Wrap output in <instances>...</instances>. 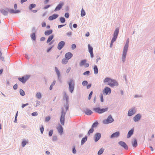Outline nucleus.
Here are the masks:
<instances>
[{"mask_svg":"<svg viewBox=\"0 0 155 155\" xmlns=\"http://www.w3.org/2000/svg\"><path fill=\"white\" fill-rule=\"evenodd\" d=\"M104 83H108L107 85L111 87L117 86L118 83L115 80L109 78H107L104 80Z\"/></svg>","mask_w":155,"mask_h":155,"instance_id":"nucleus-1","label":"nucleus"},{"mask_svg":"<svg viewBox=\"0 0 155 155\" xmlns=\"http://www.w3.org/2000/svg\"><path fill=\"white\" fill-rule=\"evenodd\" d=\"M108 107H106L104 108H101L100 107L94 108L93 110L95 112L98 114H102L108 111Z\"/></svg>","mask_w":155,"mask_h":155,"instance_id":"nucleus-2","label":"nucleus"},{"mask_svg":"<svg viewBox=\"0 0 155 155\" xmlns=\"http://www.w3.org/2000/svg\"><path fill=\"white\" fill-rule=\"evenodd\" d=\"M128 47V45H125L124 48L122 57V60L123 62H124L125 60Z\"/></svg>","mask_w":155,"mask_h":155,"instance_id":"nucleus-3","label":"nucleus"},{"mask_svg":"<svg viewBox=\"0 0 155 155\" xmlns=\"http://www.w3.org/2000/svg\"><path fill=\"white\" fill-rule=\"evenodd\" d=\"M114 121V120L112 118L111 115H109L107 119L104 120H103V122L104 124H107L111 123Z\"/></svg>","mask_w":155,"mask_h":155,"instance_id":"nucleus-4","label":"nucleus"},{"mask_svg":"<svg viewBox=\"0 0 155 155\" xmlns=\"http://www.w3.org/2000/svg\"><path fill=\"white\" fill-rule=\"evenodd\" d=\"M74 84L72 80H70L69 83V88L70 91L72 93L74 88Z\"/></svg>","mask_w":155,"mask_h":155,"instance_id":"nucleus-5","label":"nucleus"},{"mask_svg":"<svg viewBox=\"0 0 155 155\" xmlns=\"http://www.w3.org/2000/svg\"><path fill=\"white\" fill-rule=\"evenodd\" d=\"M65 112H64L63 110L61 112V115L60 118V122L62 125H64V117L65 114Z\"/></svg>","mask_w":155,"mask_h":155,"instance_id":"nucleus-6","label":"nucleus"},{"mask_svg":"<svg viewBox=\"0 0 155 155\" xmlns=\"http://www.w3.org/2000/svg\"><path fill=\"white\" fill-rule=\"evenodd\" d=\"M111 92V89L108 87H105L103 90V93L104 94H105L106 95L110 94Z\"/></svg>","mask_w":155,"mask_h":155,"instance_id":"nucleus-7","label":"nucleus"},{"mask_svg":"<svg viewBox=\"0 0 155 155\" xmlns=\"http://www.w3.org/2000/svg\"><path fill=\"white\" fill-rule=\"evenodd\" d=\"M29 77L26 76L23 77L22 78H18V80L23 83H25L26 81L28 79Z\"/></svg>","mask_w":155,"mask_h":155,"instance_id":"nucleus-8","label":"nucleus"},{"mask_svg":"<svg viewBox=\"0 0 155 155\" xmlns=\"http://www.w3.org/2000/svg\"><path fill=\"white\" fill-rule=\"evenodd\" d=\"M65 44L64 41H60L58 44V49L59 50H61L64 47Z\"/></svg>","mask_w":155,"mask_h":155,"instance_id":"nucleus-9","label":"nucleus"},{"mask_svg":"<svg viewBox=\"0 0 155 155\" xmlns=\"http://www.w3.org/2000/svg\"><path fill=\"white\" fill-rule=\"evenodd\" d=\"M88 48L89 52L91 54V58H93L94 56V54L93 52V48L91 46L90 44L88 45Z\"/></svg>","mask_w":155,"mask_h":155,"instance_id":"nucleus-10","label":"nucleus"},{"mask_svg":"<svg viewBox=\"0 0 155 155\" xmlns=\"http://www.w3.org/2000/svg\"><path fill=\"white\" fill-rule=\"evenodd\" d=\"M119 144L122 147H123L125 149L127 150L128 147L126 143L123 141H120L119 142Z\"/></svg>","mask_w":155,"mask_h":155,"instance_id":"nucleus-11","label":"nucleus"},{"mask_svg":"<svg viewBox=\"0 0 155 155\" xmlns=\"http://www.w3.org/2000/svg\"><path fill=\"white\" fill-rule=\"evenodd\" d=\"M63 5L64 3L63 2L59 3L55 9L54 11L56 12L59 10L61 8Z\"/></svg>","mask_w":155,"mask_h":155,"instance_id":"nucleus-12","label":"nucleus"},{"mask_svg":"<svg viewBox=\"0 0 155 155\" xmlns=\"http://www.w3.org/2000/svg\"><path fill=\"white\" fill-rule=\"evenodd\" d=\"M58 14H54L50 16L48 18V20L51 21L55 19L58 17Z\"/></svg>","mask_w":155,"mask_h":155,"instance_id":"nucleus-13","label":"nucleus"},{"mask_svg":"<svg viewBox=\"0 0 155 155\" xmlns=\"http://www.w3.org/2000/svg\"><path fill=\"white\" fill-rule=\"evenodd\" d=\"M135 112V110L134 108H133L132 109L129 110L128 113V115L130 116L134 115Z\"/></svg>","mask_w":155,"mask_h":155,"instance_id":"nucleus-14","label":"nucleus"},{"mask_svg":"<svg viewBox=\"0 0 155 155\" xmlns=\"http://www.w3.org/2000/svg\"><path fill=\"white\" fill-rule=\"evenodd\" d=\"M101 135L100 133H97L94 136V140L95 141L97 142L101 138Z\"/></svg>","mask_w":155,"mask_h":155,"instance_id":"nucleus-15","label":"nucleus"},{"mask_svg":"<svg viewBox=\"0 0 155 155\" xmlns=\"http://www.w3.org/2000/svg\"><path fill=\"white\" fill-rule=\"evenodd\" d=\"M73 56L72 54L70 52L66 53L65 54V57L68 60L72 57Z\"/></svg>","mask_w":155,"mask_h":155,"instance_id":"nucleus-16","label":"nucleus"},{"mask_svg":"<svg viewBox=\"0 0 155 155\" xmlns=\"http://www.w3.org/2000/svg\"><path fill=\"white\" fill-rule=\"evenodd\" d=\"M141 117V116L140 114L136 115L134 117V121L135 122L138 121L140 119Z\"/></svg>","mask_w":155,"mask_h":155,"instance_id":"nucleus-17","label":"nucleus"},{"mask_svg":"<svg viewBox=\"0 0 155 155\" xmlns=\"http://www.w3.org/2000/svg\"><path fill=\"white\" fill-rule=\"evenodd\" d=\"M57 129L58 132L60 134H62L63 132V128L62 126L59 125L57 128Z\"/></svg>","mask_w":155,"mask_h":155,"instance_id":"nucleus-18","label":"nucleus"},{"mask_svg":"<svg viewBox=\"0 0 155 155\" xmlns=\"http://www.w3.org/2000/svg\"><path fill=\"white\" fill-rule=\"evenodd\" d=\"M134 131V129L133 128L131 129L130 130L128 133L127 135V138H130L131 136L133 134Z\"/></svg>","mask_w":155,"mask_h":155,"instance_id":"nucleus-19","label":"nucleus"},{"mask_svg":"<svg viewBox=\"0 0 155 155\" xmlns=\"http://www.w3.org/2000/svg\"><path fill=\"white\" fill-rule=\"evenodd\" d=\"M120 133L119 132H117L112 134L110 138H112L113 137H117L119 136Z\"/></svg>","mask_w":155,"mask_h":155,"instance_id":"nucleus-20","label":"nucleus"},{"mask_svg":"<svg viewBox=\"0 0 155 155\" xmlns=\"http://www.w3.org/2000/svg\"><path fill=\"white\" fill-rule=\"evenodd\" d=\"M52 30H49L46 31L45 32V34L46 35H49L52 33Z\"/></svg>","mask_w":155,"mask_h":155,"instance_id":"nucleus-21","label":"nucleus"},{"mask_svg":"<svg viewBox=\"0 0 155 155\" xmlns=\"http://www.w3.org/2000/svg\"><path fill=\"white\" fill-rule=\"evenodd\" d=\"M119 31V28H117L114 31V36L117 37Z\"/></svg>","mask_w":155,"mask_h":155,"instance_id":"nucleus-22","label":"nucleus"},{"mask_svg":"<svg viewBox=\"0 0 155 155\" xmlns=\"http://www.w3.org/2000/svg\"><path fill=\"white\" fill-rule=\"evenodd\" d=\"M54 37V35H51L49 36L48 39L47 41V43H48L50 42L53 38Z\"/></svg>","mask_w":155,"mask_h":155,"instance_id":"nucleus-23","label":"nucleus"},{"mask_svg":"<svg viewBox=\"0 0 155 155\" xmlns=\"http://www.w3.org/2000/svg\"><path fill=\"white\" fill-rule=\"evenodd\" d=\"M85 112L86 114L88 115H90L92 113V111L89 109H87Z\"/></svg>","mask_w":155,"mask_h":155,"instance_id":"nucleus-24","label":"nucleus"},{"mask_svg":"<svg viewBox=\"0 0 155 155\" xmlns=\"http://www.w3.org/2000/svg\"><path fill=\"white\" fill-rule=\"evenodd\" d=\"M94 73L95 74H97L98 73V69L97 66L96 65L94 66Z\"/></svg>","mask_w":155,"mask_h":155,"instance_id":"nucleus-25","label":"nucleus"},{"mask_svg":"<svg viewBox=\"0 0 155 155\" xmlns=\"http://www.w3.org/2000/svg\"><path fill=\"white\" fill-rule=\"evenodd\" d=\"M68 61V60L66 58H64L62 60V63L63 64H66Z\"/></svg>","mask_w":155,"mask_h":155,"instance_id":"nucleus-26","label":"nucleus"},{"mask_svg":"<svg viewBox=\"0 0 155 155\" xmlns=\"http://www.w3.org/2000/svg\"><path fill=\"white\" fill-rule=\"evenodd\" d=\"M9 12L11 13H17L20 12V11L18 10L14 11L13 9H11L9 11Z\"/></svg>","mask_w":155,"mask_h":155,"instance_id":"nucleus-27","label":"nucleus"},{"mask_svg":"<svg viewBox=\"0 0 155 155\" xmlns=\"http://www.w3.org/2000/svg\"><path fill=\"white\" fill-rule=\"evenodd\" d=\"M87 140V137H84L83 138L81 141V145L84 144V143H85Z\"/></svg>","mask_w":155,"mask_h":155,"instance_id":"nucleus-28","label":"nucleus"},{"mask_svg":"<svg viewBox=\"0 0 155 155\" xmlns=\"http://www.w3.org/2000/svg\"><path fill=\"white\" fill-rule=\"evenodd\" d=\"M137 145V141L135 139L134 141L132 142V146L133 147H136Z\"/></svg>","mask_w":155,"mask_h":155,"instance_id":"nucleus-29","label":"nucleus"},{"mask_svg":"<svg viewBox=\"0 0 155 155\" xmlns=\"http://www.w3.org/2000/svg\"><path fill=\"white\" fill-rule=\"evenodd\" d=\"M86 60H82L80 63V65L81 66H83L84 64L86 63Z\"/></svg>","mask_w":155,"mask_h":155,"instance_id":"nucleus-30","label":"nucleus"},{"mask_svg":"<svg viewBox=\"0 0 155 155\" xmlns=\"http://www.w3.org/2000/svg\"><path fill=\"white\" fill-rule=\"evenodd\" d=\"M56 72L58 76V78L60 76V73L59 71L58 70L57 68L56 67H55Z\"/></svg>","mask_w":155,"mask_h":155,"instance_id":"nucleus-31","label":"nucleus"},{"mask_svg":"<svg viewBox=\"0 0 155 155\" xmlns=\"http://www.w3.org/2000/svg\"><path fill=\"white\" fill-rule=\"evenodd\" d=\"M104 149L101 148L98 151V155H100L101 154H102L103 153V152L104 151Z\"/></svg>","mask_w":155,"mask_h":155,"instance_id":"nucleus-32","label":"nucleus"},{"mask_svg":"<svg viewBox=\"0 0 155 155\" xmlns=\"http://www.w3.org/2000/svg\"><path fill=\"white\" fill-rule=\"evenodd\" d=\"M63 99L64 100H66L67 102H68V97L65 93L64 94V96L63 97Z\"/></svg>","mask_w":155,"mask_h":155,"instance_id":"nucleus-33","label":"nucleus"},{"mask_svg":"<svg viewBox=\"0 0 155 155\" xmlns=\"http://www.w3.org/2000/svg\"><path fill=\"white\" fill-rule=\"evenodd\" d=\"M98 123L97 122H95L93 124V125L91 127L93 128L94 127H97V125H98Z\"/></svg>","mask_w":155,"mask_h":155,"instance_id":"nucleus-34","label":"nucleus"},{"mask_svg":"<svg viewBox=\"0 0 155 155\" xmlns=\"http://www.w3.org/2000/svg\"><path fill=\"white\" fill-rule=\"evenodd\" d=\"M31 38L34 40H35L36 39L35 35V33L32 34L31 35Z\"/></svg>","mask_w":155,"mask_h":155,"instance_id":"nucleus-35","label":"nucleus"},{"mask_svg":"<svg viewBox=\"0 0 155 155\" xmlns=\"http://www.w3.org/2000/svg\"><path fill=\"white\" fill-rule=\"evenodd\" d=\"M94 130L93 129V128L91 127V128L88 131V133H87L88 135H90L91 133H92L93 132Z\"/></svg>","mask_w":155,"mask_h":155,"instance_id":"nucleus-36","label":"nucleus"},{"mask_svg":"<svg viewBox=\"0 0 155 155\" xmlns=\"http://www.w3.org/2000/svg\"><path fill=\"white\" fill-rule=\"evenodd\" d=\"M85 15V12L83 8H82L81 10V16H83Z\"/></svg>","mask_w":155,"mask_h":155,"instance_id":"nucleus-37","label":"nucleus"},{"mask_svg":"<svg viewBox=\"0 0 155 155\" xmlns=\"http://www.w3.org/2000/svg\"><path fill=\"white\" fill-rule=\"evenodd\" d=\"M36 6V5L35 4H32L29 7L30 10H31L33 8H35Z\"/></svg>","mask_w":155,"mask_h":155,"instance_id":"nucleus-38","label":"nucleus"},{"mask_svg":"<svg viewBox=\"0 0 155 155\" xmlns=\"http://www.w3.org/2000/svg\"><path fill=\"white\" fill-rule=\"evenodd\" d=\"M36 97L38 99H40L41 97V94L40 93L38 92L36 94Z\"/></svg>","mask_w":155,"mask_h":155,"instance_id":"nucleus-39","label":"nucleus"},{"mask_svg":"<svg viewBox=\"0 0 155 155\" xmlns=\"http://www.w3.org/2000/svg\"><path fill=\"white\" fill-rule=\"evenodd\" d=\"M28 143V141H27L25 140L23 141L22 143V145L23 147H24L25 145L27 144Z\"/></svg>","mask_w":155,"mask_h":155,"instance_id":"nucleus-40","label":"nucleus"},{"mask_svg":"<svg viewBox=\"0 0 155 155\" xmlns=\"http://www.w3.org/2000/svg\"><path fill=\"white\" fill-rule=\"evenodd\" d=\"M20 94L22 96H24L25 95V93L23 90L20 89Z\"/></svg>","mask_w":155,"mask_h":155,"instance_id":"nucleus-41","label":"nucleus"},{"mask_svg":"<svg viewBox=\"0 0 155 155\" xmlns=\"http://www.w3.org/2000/svg\"><path fill=\"white\" fill-rule=\"evenodd\" d=\"M60 21L61 23H64L65 22V20L64 18L61 17L60 18Z\"/></svg>","mask_w":155,"mask_h":155,"instance_id":"nucleus-42","label":"nucleus"},{"mask_svg":"<svg viewBox=\"0 0 155 155\" xmlns=\"http://www.w3.org/2000/svg\"><path fill=\"white\" fill-rule=\"evenodd\" d=\"M1 12L4 15H6L7 14L8 12H7L5 11L4 10H2L1 11Z\"/></svg>","mask_w":155,"mask_h":155,"instance_id":"nucleus-43","label":"nucleus"},{"mask_svg":"<svg viewBox=\"0 0 155 155\" xmlns=\"http://www.w3.org/2000/svg\"><path fill=\"white\" fill-rule=\"evenodd\" d=\"M0 59H2V61H4V58L2 56V53L1 51V49L0 48Z\"/></svg>","mask_w":155,"mask_h":155,"instance_id":"nucleus-44","label":"nucleus"},{"mask_svg":"<svg viewBox=\"0 0 155 155\" xmlns=\"http://www.w3.org/2000/svg\"><path fill=\"white\" fill-rule=\"evenodd\" d=\"M92 94H93V92L92 91H91L90 93L89 94V97H88V100H90L91 99V96H92Z\"/></svg>","mask_w":155,"mask_h":155,"instance_id":"nucleus-45","label":"nucleus"},{"mask_svg":"<svg viewBox=\"0 0 155 155\" xmlns=\"http://www.w3.org/2000/svg\"><path fill=\"white\" fill-rule=\"evenodd\" d=\"M117 38V37H115V36H114V37L113 38H112V40H111V41L112 42V43H114V42L116 41Z\"/></svg>","mask_w":155,"mask_h":155,"instance_id":"nucleus-46","label":"nucleus"},{"mask_svg":"<svg viewBox=\"0 0 155 155\" xmlns=\"http://www.w3.org/2000/svg\"><path fill=\"white\" fill-rule=\"evenodd\" d=\"M53 133V130H51L49 132V135L50 136H51L52 135Z\"/></svg>","mask_w":155,"mask_h":155,"instance_id":"nucleus-47","label":"nucleus"},{"mask_svg":"<svg viewBox=\"0 0 155 155\" xmlns=\"http://www.w3.org/2000/svg\"><path fill=\"white\" fill-rule=\"evenodd\" d=\"M87 84V81H84L82 82V84L83 86H85Z\"/></svg>","mask_w":155,"mask_h":155,"instance_id":"nucleus-48","label":"nucleus"},{"mask_svg":"<svg viewBox=\"0 0 155 155\" xmlns=\"http://www.w3.org/2000/svg\"><path fill=\"white\" fill-rule=\"evenodd\" d=\"M76 48V46L75 44H73L72 45L71 48L72 49L74 50Z\"/></svg>","mask_w":155,"mask_h":155,"instance_id":"nucleus-49","label":"nucleus"},{"mask_svg":"<svg viewBox=\"0 0 155 155\" xmlns=\"http://www.w3.org/2000/svg\"><path fill=\"white\" fill-rule=\"evenodd\" d=\"M38 114L37 112H34L32 113L31 114V115L33 116H37Z\"/></svg>","mask_w":155,"mask_h":155,"instance_id":"nucleus-50","label":"nucleus"},{"mask_svg":"<svg viewBox=\"0 0 155 155\" xmlns=\"http://www.w3.org/2000/svg\"><path fill=\"white\" fill-rule=\"evenodd\" d=\"M18 85L17 84H15L13 86V88L15 90H16L17 89Z\"/></svg>","mask_w":155,"mask_h":155,"instance_id":"nucleus-51","label":"nucleus"},{"mask_svg":"<svg viewBox=\"0 0 155 155\" xmlns=\"http://www.w3.org/2000/svg\"><path fill=\"white\" fill-rule=\"evenodd\" d=\"M44 128L42 126V127L40 128V130L41 133L42 134H43V132L44 131Z\"/></svg>","mask_w":155,"mask_h":155,"instance_id":"nucleus-52","label":"nucleus"},{"mask_svg":"<svg viewBox=\"0 0 155 155\" xmlns=\"http://www.w3.org/2000/svg\"><path fill=\"white\" fill-rule=\"evenodd\" d=\"M64 15L65 17L68 18L69 16V14L67 12L65 13Z\"/></svg>","mask_w":155,"mask_h":155,"instance_id":"nucleus-53","label":"nucleus"},{"mask_svg":"<svg viewBox=\"0 0 155 155\" xmlns=\"http://www.w3.org/2000/svg\"><path fill=\"white\" fill-rule=\"evenodd\" d=\"M72 152L74 154L76 153V151L75 150V147H74L73 148Z\"/></svg>","mask_w":155,"mask_h":155,"instance_id":"nucleus-54","label":"nucleus"},{"mask_svg":"<svg viewBox=\"0 0 155 155\" xmlns=\"http://www.w3.org/2000/svg\"><path fill=\"white\" fill-rule=\"evenodd\" d=\"M90 73V71H87L85 72H84L83 74L84 75H86V74H89Z\"/></svg>","mask_w":155,"mask_h":155,"instance_id":"nucleus-55","label":"nucleus"},{"mask_svg":"<svg viewBox=\"0 0 155 155\" xmlns=\"http://www.w3.org/2000/svg\"><path fill=\"white\" fill-rule=\"evenodd\" d=\"M50 6V5H47L46 6L44 7V9H46L49 8Z\"/></svg>","mask_w":155,"mask_h":155,"instance_id":"nucleus-56","label":"nucleus"},{"mask_svg":"<svg viewBox=\"0 0 155 155\" xmlns=\"http://www.w3.org/2000/svg\"><path fill=\"white\" fill-rule=\"evenodd\" d=\"M50 119V117H46L45 120L46 121H48Z\"/></svg>","mask_w":155,"mask_h":155,"instance_id":"nucleus-57","label":"nucleus"},{"mask_svg":"<svg viewBox=\"0 0 155 155\" xmlns=\"http://www.w3.org/2000/svg\"><path fill=\"white\" fill-rule=\"evenodd\" d=\"M101 101V102H103L104 101L103 96L102 95L100 97Z\"/></svg>","mask_w":155,"mask_h":155,"instance_id":"nucleus-58","label":"nucleus"},{"mask_svg":"<svg viewBox=\"0 0 155 155\" xmlns=\"http://www.w3.org/2000/svg\"><path fill=\"white\" fill-rule=\"evenodd\" d=\"M89 64L88 63H86L84 64V67L85 68H87L89 66Z\"/></svg>","mask_w":155,"mask_h":155,"instance_id":"nucleus-59","label":"nucleus"},{"mask_svg":"<svg viewBox=\"0 0 155 155\" xmlns=\"http://www.w3.org/2000/svg\"><path fill=\"white\" fill-rule=\"evenodd\" d=\"M57 137L56 136H54L53 137V140L54 141H55L57 140Z\"/></svg>","mask_w":155,"mask_h":155,"instance_id":"nucleus-60","label":"nucleus"},{"mask_svg":"<svg viewBox=\"0 0 155 155\" xmlns=\"http://www.w3.org/2000/svg\"><path fill=\"white\" fill-rule=\"evenodd\" d=\"M45 39V37H43L41 38L40 39V41H44Z\"/></svg>","mask_w":155,"mask_h":155,"instance_id":"nucleus-61","label":"nucleus"},{"mask_svg":"<svg viewBox=\"0 0 155 155\" xmlns=\"http://www.w3.org/2000/svg\"><path fill=\"white\" fill-rule=\"evenodd\" d=\"M129 39L128 38L126 41V43L125 44V45H129Z\"/></svg>","mask_w":155,"mask_h":155,"instance_id":"nucleus-62","label":"nucleus"},{"mask_svg":"<svg viewBox=\"0 0 155 155\" xmlns=\"http://www.w3.org/2000/svg\"><path fill=\"white\" fill-rule=\"evenodd\" d=\"M42 27H44L46 26V23L45 22H43L42 24Z\"/></svg>","mask_w":155,"mask_h":155,"instance_id":"nucleus-63","label":"nucleus"},{"mask_svg":"<svg viewBox=\"0 0 155 155\" xmlns=\"http://www.w3.org/2000/svg\"><path fill=\"white\" fill-rule=\"evenodd\" d=\"M73 26L74 28H76L77 27V25L76 24H74L73 25Z\"/></svg>","mask_w":155,"mask_h":155,"instance_id":"nucleus-64","label":"nucleus"}]
</instances>
